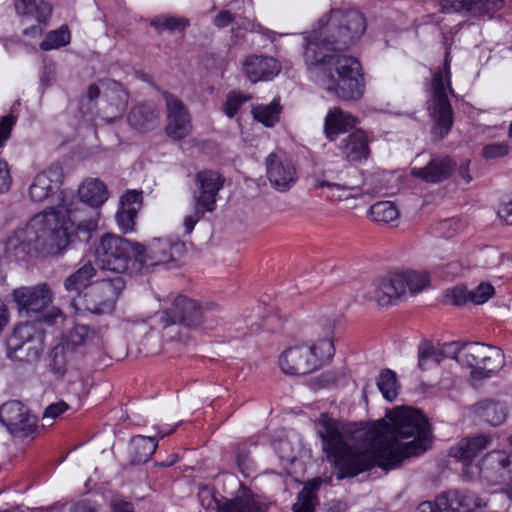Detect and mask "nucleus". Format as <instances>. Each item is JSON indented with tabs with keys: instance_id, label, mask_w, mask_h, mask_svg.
Here are the masks:
<instances>
[{
	"instance_id": "63",
	"label": "nucleus",
	"mask_w": 512,
	"mask_h": 512,
	"mask_svg": "<svg viewBox=\"0 0 512 512\" xmlns=\"http://www.w3.org/2000/svg\"><path fill=\"white\" fill-rule=\"evenodd\" d=\"M100 96V89L96 84H91L87 89V98L90 101L97 99Z\"/></svg>"
},
{
	"instance_id": "39",
	"label": "nucleus",
	"mask_w": 512,
	"mask_h": 512,
	"mask_svg": "<svg viewBox=\"0 0 512 512\" xmlns=\"http://www.w3.org/2000/svg\"><path fill=\"white\" fill-rule=\"evenodd\" d=\"M476 413L490 425L498 426L505 421L507 409L503 403L484 400L477 403Z\"/></svg>"
},
{
	"instance_id": "26",
	"label": "nucleus",
	"mask_w": 512,
	"mask_h": 512,
	"mask_svg": "<svg viewBox=\"0 0 512 512\" xmlns=\"http://www.w3.org/2000/svg\"><path fill=\"white\" fill-rule=\"evenodd\" d=\"M269 503L265 498L250 491L231 499H223L219 512H267Z\"/></svg>"
},
{
	"instance_id": "62",
	"label": "nucleus",
	"mask_w": 512,
	"mask_h": 512,
	"mask_svg": "<svg viewBox=\"0 0 512 512\" xmlns=\"http://www.w3.org/2000/svg\"><path fill=\"white\" fill-rule=\"evenodd\" d=\"M417 512H442V510L440 509V507H438L437 499H436L435 502H431V501L422 502L418 506Z\"/></svg>"
},
{
	"instance_id": "22",
	"label": "nucleus",
	"mask_w": 512,
	"mask_h": 512,
	"mask_svg": "<svg viewBox=\"0 0 512 512\" xmlns=\"http://www.w3.org/2000/svg\"><path fill=\"white\" fill-rule=\"evenodd\" d=\"M502 0H441L440 6L446 13H462L474 16L499 10Z\"/></svg>"
},
{
	"instance_id": "3",
	"label": "nucleus",
	"mask_w": 512,
	"mask_h": 512,
	"mask_svg": "<svg viewBox=\"0 0 512 512\" xmlns=\"http://www.w3.org/2000/svg\"><path fill=\"white\" fill-rule=\"evenodd\" d=\"M68 231L64 217H60L54 208L45 210L7 239L6 252L16 260L39 252L59 255L71 241Z\"/></svg>"
},
{
	"instance_id": "33",
	"label": "nucleus",
	"mask_w": 512,
	"mask_h": 512,
	"mask_svg": "<svg viewBox=\"0 0 512 512\" xmlns=\"http://www.w3.org/2000/svg\"><path fill=\"white\" fill-rule=\"evenodd\" d=\"M16 13L25 18H33L39 24L51 14V6L43 0H15Z\"/></svg>"
},
{
	"instance_id": "34",
	"label": "nucleus",
	"mask_w": 512,
	"mask_h": 512,
	"mask_svg": "<svg viewBox=\"0 0 512 512\" xmlns=\"http://www.w3.org/2000/svg\"><path fill=\"white\" fill-rule=\"evenodd\" d=\"M99 335L90 327L82 324H76L67 334L63 343L77 353V350L90 344H98Z\"/></svg>"
},
{
	"instance_id": "42",
	"label": "nucleus",
	"mask_w": 512,
	"mask_h": 512,
	"mask_svg": "<svg viewBox=\"0 0 512 512\" xmlns=\"http://www.w3.org/2000/svg\"><path fill=\"white\" fill-rule=\"evenodd\" d=\"M314 187L322 189V194L331 200H345L352 196V189L349 186L331 182L321 177L314 179Z\"/></svg>"
},
{
	"instance_id": "10",
	"label": "nucleus",
	"mask_w": 512,
	"mask_h": 512,
	"mask_svg": "<svg viewBox=\"0 0 512 512\" xmlns=\"http://www.w3.org/2000/svg\"><path fill=\"white\" fill-rule=\"evenodd\" d=\"M45 333L36 322L20 323L7 342L8 358L33 363L39 360L44 350Z\"/></svg>"
},
{
	"instance_id": "49",
	"label": "nucleus",
	"mask_w": 512,
	"mask_h": 512,
	"mask_svg": "<svg viewBox=\"0 0 512 512\" xmlns=\"http://www.w3.org/2000/svg\"><path fill=\"white\" fill-rule=\"evenodd\" d=\"M250 99V95L236 91L229 92L223 105V111L225 115L229 118L234 117L238 113L241 106Z\"/></svg>"
},
{
	"instance_id": "14",
	"label": "nucleus",
	"mask_w": 512,
	"mask_h": 512,
	"mask_svg": "<svg viewBox=\"0 0 512 512\" xmlns=\"http://www.w3.org/2000/svg\"><path fill=\"white\" fill-rule=\"evenodd\" d=\"M0 422L16 437H27L36 429V418L18 400L8 401L0 407Z\"/></svg>"
},
{
	"instance_id": "19",
	"label": "nucleus",
	"mask_w": 512,
	"mask_h": 512,
	"mask_svg": "<svg viewBox=\"0 0 512 512\" xmlns=\"http://www.w3.org/2000/svg\"><path fill=\"white\" fill-rule=\"evenodd\" d=\"M164 98L168 113L167 134L174 139H182L190 130L189 112L172 94L165 93Z\"/></svg>"
},
{
	"instance_id": "9",
	"label": "nucleus",
	"mask_w": 512,
	"mask_h": 512,
	"mask_svg": "<svg viewBox=\"0 0 512 512\" xmlns=\"http://www.w3.org/2000/svg\"><path fill=\"white\" fill-rule=\"evenodd\" d=\"M136 248L137 243L114 234H105L96 248V261L101 269L122 276L130 265L137 271Z\"/></svg>"
},
{
	"instance_id": "35",
	"label": "nucleus",
	"mask_w": 512,
	"mask_h": 512,
	"mask_svg": "<svg viewBox=\"0 0 512 512\" xmlns=\"http://www.w3.org/2000/svg\"><path fill=\"white\" fill-rule=\"evenodd\" d=\"M157 449L154 437L138 435L131 440V462L142 464L149 461Z\"/></svg>"
},
{
	"instance_id": "43",
	"label": "nucleus",
	"mask_w": 512,
	"mask_h": 512,
	"mask_svg": "<svg viewBox=\"0 0 512 512\" xmlns=\"http://www.w3.org/2000/svg\"><path fill=\"white\" fill-rule=\"evenodd\" d=\"M369 216L378 223H392L398 220L399 210L391 201H380L370 207Z\"/></svg>"
},
{
	"instance_id": "38",
	"label": "nucleus",
	"mask_w": 512,
	"mask_h": 512,
	"mask_svg": "<svg viewBox=\"0 0 512 512\" xmlns=\"http://www.w3.org/2000/svg\"><path fill=\"white\" fill-rule=\"evenodd\" d=\"M75 354L76 353L63 342L53 347L50 352V367L52 372L58 376L65 375L74 361Z\"/></svg>"
},
{
	"instance_id": "48",
	"label": "nucleus",
	"mask_w": 512,
	"mask_h": 512,
	"mask_svg": "<svg viewBox=\"0 0 512 512\" xmlns=\"http://www.w3.org/2000/svg\"><path fill=\"white\" fill-rule=\"evenodd\" d=\"M107 88L112 93L110 100L115 102L114 104L118 111V116H121L126 110L129 94L123 86L116 81L109 80L107 82Z\"/></svg>"
},
{
	"instance_id": "57",
	"label": "nucleus",
	"mask_w": 512,
	"mask_h": 512,
	"mask_svg": "<svg viewBox=\"0 0 512 512\" xmlns=\"http://www.w3.org/2000/svg\"><path fill=\"white\" fill-rule=\"evenodd\" d=\"M236 464L240 472L245 476H250L253 471V463L247 452H239L236 457Z\"/></svg>"
},
{
	"instance_id": "59",
	"label": "nucleus",
	"mask_w": 512,
	"mask_h": 512,
	"mask_svg": "<svg viewBox=\"0 0 512 512\" xmlns=\"http://www.w3.org/2000/svg\"><path fill=\"white\" fill-rule=\"evenodd\" d=\"M110 512H135L130 502L121 498H113L110 501Z\"/></svg>"
},
{
	"instance_id": "12",
	"label": "nucleus",
	"mask_w": 512,
	"mask_h": 512,
	"mask_svg": "<svg viewBox=\"0 0 512 512\" xmlns=\"http://www.w3.org/2000/svg\"><path fill=\"white\" fill-rule=\"evenodd\" d=\"M224 178L216 171L204 170L197 174L194 191V225L207 212L216 208V197L223 187Z\"/></svg>"
},
{
	"instance_id": "4",
	"label": "nucleus",
	"mask_w": 512,
	"mask_h": 512,
	"mask_svg": "<svg viewBox=\"0 0 512 512\" xmlns=\"http://www.w3.org/2000/svg\"><path fill=\"white\" fill-rule=\"evenodd\" d=\"M79 201L62 199L54 208L60 217H64L67 226L74 227L75 236L81 242H88L98 228L101 207L109 198V191L98 178L85 179L78 188Z\"/></svg>"
},
{
	"instance_id": "25",
	"label": "nucleus",
	"mask_w": 512,
	"mask_h": 512,
	"mask_svg": "<svg viewBox=\"0 0 512 512\" xmlns=\"http://www.w3.org/2000/svg\"><path fill=\"white\" fill-rule=\"evenodd\" d=\"M358 120L351 113L338 107L330 108L324 119V134L329 141L356 127Z\"/></svg>"
},
{
	"instance_id": "52",
	"label": "nucleus",
	"mask_w": 512,
	"mask_h": 512,
	"mask_svg": "<svg viewBox=\"0 0 512 512\" xmlns=\"http://www.w3.org/2000/svg\"><path fill=\"white\" fill-rule=\"evenodd\" d=\"M274 450L278 454L280 460L284 463L291 464L297 457L292 443L286 439L274 443Z\"/></svg>"
},
{
	"instance_id": "18",
	"label": "nucleus",
	"mask_w": 512,
	"mask_h": 512,
	"mask_svg": "<svg viewBox=\"0 0 512 512\" xmlns=\"http://www.w3.org/2000/svg\"><path fill=\"white\" fill-rule=\"evenodd\" d=\"M63 169L58 164H53L46 170L38 173L28 189V196L33 202H42L53 195L62 184Z\"/></svg>"
},
{
	"instance_id": "50",
	"label": "nucleus",
	"mask_w": 512,
	"mask_h": 512,
	"mask_svg": "<svg viewBox=\"0 0 512 512\" xmlns=\"http://www.w3.org/2000/svg\"><path fill=\"white\" fill-rule=\"evenodd\" d=\"M495 293L490 283L482 282L475 289L470 291V302L481 305L487 302Z\"/></svg>"
},
{
	"instance_id": "5",
	"label": "nucleus",
	"mask_w": 512,
	"mask_h": 512,
	"mask_svg": "<svg viewBox=\"0 0 512 512\" xmlns=\"http://www.w3.org/2000/svg\"><path fill=\"white\" fill-rule=\"evenodd\" d=\"M342 313L329 315L324 322L325 337L317 342L297 343L288 346L278 358L280 370L287 375H307L320 369L335 353L330 339Z\"/></svg>"
},
{
	"instance_id": "24",
	"label": "nucleus",
	"mask_w": 512,
	"mask_h": 512,
	"mask_svg": "<svg viewBox=\"0 0 512 512\" xmlns=\"http://www.w3.org/2000/svg\"><path fill=\"white\" fill-rule=\"evenodd\" d=\"M142 207V193L137 190L127 191L120 199V205L116 214V221L120 229L127 233L132 231L135 225V217Z\"/></svg>"
},
{
	"instance_id": "55",
	"label": "nucleus",
	"mask_w": 512,
	"mask_h": 512,
	"mask_svg": "<svg viewBox=\"0 0 512 512\" xmlns=\"http://www.w3.org/2000/svg\"><path fill=\"white\" fill-rule=\"evenodd\" d=\"M509 146L506 143H493L486 145L483 149V156L486 159H494L507 155Z\"/></svg>"
},
{
	"instance_id": "54",
	"label": "nucleus",
	"mask_w": 512,
	"mask_h": 512,
	"mask_svg": "<svg viewBox=\"0 0 512 512\" xmlns=\"http://www.w3.org/2000/svg\"><path fill=\"white\" fill-rule=\"evenodd\" d=\"M446 296L456 306H462L470 301V291L463 286H457L448 290Z\"/></svg>"
},
{
	"instance_id": "6",
	"label": "nucleus",
	"mask_w": 512,
	"mask_h": 512,
	"mask_svg": "<svg viewBox=\"0 0 512 512\" xmlns=\"http://www.w3.org/2000/svg\"><path fill=\"white\" fill-rule=\"evenodd\" d=\"M448 93L455 96L451 87V59L446 52L443 70L433 73L431 80V97L429 99V112L434 121L433 133L444 138L453 126V109L448 99Z\"/></svg>"
},
{
	"instance_id": "53",
	"label": "nucleus",
	"mask_w": 512,
	"mask_h": 512,
	"mask_svg": "<svg viewBox=\"0 0 512 512\" xmlns=\"http://www.w3.org/2000/svg\"><path fill=\"white\" fill-rule=\"evenodd\" d=\"M69 408L68 404L64 401H59L50 404L44 411L42 420L44 423L49 425L61 414H63Z\"/></svg>"
},
{
	"instance_id": "40",
	"label": "nucleus",
	"mask_w": 512,
	"mask_h": 512,
	"mask_svg": "<svg viewBox=\"0 0 512 512\" xmlns=\"http://www.w3.org/2000/svg\"><path fill=\"white\" fill-rule=\"evenodd\" d=\"M444 351L436 349L430 342L423 341L418 347V366L421 370H429L437 366L443 359L445 354L450 355L446 347Z\"/></svg>"
},
{
	"instance_id": "23",
	"label": "nucleus",
	"mask_w": 512,
	"mask_h": 512,
	"mask_svg": "<svg viewBox=\"0 0 512 512\" xmlns=\"http://www.w3.org/2000/svg\"><path fill=\"white\" fill-rule=\"evenodd\" d=\"M243 69L248 79L256 83L273 79L279 74L281 66L273 57L250 56L245 60Z\"/></svg>"
},
{
	"instance_id": "46",
	"label": "nucleus",
	"mask_w": 512,
	"mask_h": 512,
	"mask_svg": "<svg viewBox=\"0 0 512 512\" xmlns=\"http://www.w3.org/2000/svg\"><path fill=\"white\" fill-rule=\"evenodd\" d=\"M230 23H233V24H236L238 26H241L245 30L251 29V30H255L257 32L263 33V34H267L268 37H271L272 35H274L273 31H270V30H265L264 31L262 26H260L259 24L255 25V24H252L250 22H245V23L244 22H240V20L238 19L237 16H233L229 11H226V10L220 11L215 16L214 24H215V26H217L219 28L226 27Z\"/></svg>"
},
{
	"instance_id": "58",
	"label": "nucleus",
	"mask_w": 512,
	"mask_h": 512,
	"mask_svg": "<svg viewBox=\"0 0 512 512\" xmlns=\"http://www.w3.org/2000/svg\"><path fill=\"white\" fill-rule=\"evenodd\" d=\"M11 181L8 164L0 157V193L9 189Z\"/></svg>"
},
{
	"instance_id": "21",
	"label": "nucleus",
	"mask_w": 512,
	"mask_h": 512,
	"mask_svg": "<svg viewBox=\"0 0 512 512\" xmlns=\"http://www.w3.org/2000/svg\"><path fill=\"white\" fill-rule=\"evenodd\" d=\"M163 328L171 325H181L190 328L192 322V300L187 296L178 295L174 298L171 307L156 314Z\"/></svg>"
},
{
	"instance_id": "56",
	"label": "nucleus",
	"mask_w": 512,
	"mask_h": 512,
	"mask_svg": "<svg viewBox=\"0 0 512 512\" xmlns=\"http://www.w3.org/2000/svg\"><path fill=\"white\" fill-rule=\"evenodd\" d=\"M16 122V117L13 115L4 116L0 121V147L3 146L5 141L9 138L13 125Z\"/></svg>"
},
{
	"instance_id": "47",
	"label": "nucleus",
	"mask_w": 512,
	"mask_h": 512,
	"mask_svg": "<svg viewBox=\"0 0 512 512\" xmlns=\"http://www.w3.org/2000/svg\"><path fill=\"white\" fill-rule=\"evenodd\" d=\"M71 35L67 26L50 31L40 44V48L44 51L58 49L70 43Z\"/></svg>"
},
{
	"instance_id": "11",
	"label": "nucleus",
	"mask_w": 512,
	"mask_h": 512,
	"mask_svg": "<svg viewBox=\"0 0 512 512\" xmlns=\"http://www.w3.org/2000/svg\"><path fill=\"white\" fill-rule=\"evenodd\" d=\"M136 249L137 271L177 261L187 252L184 242H171L164 238L152 239L146 248L137 243Z\"/></svg>"
},
{
	"instance_id": "7",
	"label": "nucleus",
	"mask_w": 512,
	"mask_h": 512,
	"mask_svg": "<svg viewBox=\"0 0 512 512\" xmlns=\"http://www.w3.org/2000/svg\"><path fill=\"white\" fill-rule=\"evenodd\" d=\"M445 347L458 363L472 369L473 378H488L505 364L503 351L495 346L471 342L461 346L449 343Z\"/></svg>"
},
{
	"instance_id": "64",
	"label": "nucleus",
	"mask_w": 512,
	"mask_h": 512,
	"mask_svg": "<svg viewBox=\"0 0 512 512\" xmlns=\"http://www.w3.org/2000/svg\"><path fill=\"white\" fill-rule=\"evenodd\" d=\"M42 29L39 25H31V27L24 30V35L26 36H36L41 34Z\"/></svg>"
},
{
	"instance_id": "31",
	"label": "nucleus",
	"mask_w": 512,
	"mask_h": 512,
	"mask_svg": "<svg viewBox=\"0 0 512 512\" xmlns=\"http://www.w3.org/2000/svg\"><path fill=\"white\" fill-rule=\"evenodd\" d=\"M508 443L512 447V435L508 438ZM485 463L496 470L502 482L509 481L508 495L512 499V454L505 451H492L487 454Z\"/></svg>"
},
{
	"instance_id": "29",
	"label": "nucleus",
	"mask_w": 512,
	"mask_h": 512,
	"mask_svg": "<svg viewBox=\"0 0 512 512\" xmlns=\"http://www.w3.org/2000/svg\"><path fill=\"white\" fill-rule=\"evenodd\" d=\"M128 122L135 130L145 133L154 130L159 124V114L154 105L138 103L128 114Z\"/></svg>"
},
{
	"instance_id": "28",
	"label": "nucleus",
	"mask_w": 512,
	"mask_h": 512,
	"mask_svg": "<svg viewBox=\"0 0 512 512\" xmlns=\"http://www.w3.org/2000/svg\"><path fill=\"white\" fill-rule=\"evenodd\" d=\"M96 269L88 261L79 267L76 271L65 278L63 282L67 293L73 295L72 298H79L92 286V279L96 276Z\"/></svg>"
},
{
	"instance_id": "15",
	"label": "nucleus",
	"mask_w": 512,
	"mask_h": 512,
	"mask_svg": "<svg viewBox=\"0 0 512 512\" xmlns=\"http://www.w3.org/2000/svg\"><path fill=\"white\" fill-rule=\"evenodd\" d=\"M267 178L274 189L285 192L297 182V170L283 154L270 153L265 161Z\"/></svg>"
},
{
	"instance_id": "36",
	"label": "nucleus",
	"mask_w": 512,
	"mask_h": 512,
	"mask_svg": "<svg viewBox=\"0 0 512 512\" xmlns=\"http://www.w3.org/2000/svg\"><path fill=\"white\" fill-rule=\"evenodd\" d=\"M281 105L278 99H273L269 104H255L251 107V114L257 122L265 127H274L280 120Z\"/></svg>"
},
{
	"instance_id": "2",
	"label": "nucleus",
	"mask_w": 512,
	"mask_h": 512,
	"mask_svg": "<svg viewBox=\"0 0 512 512\" xmlns=\"http://www.w3.org/2000/svg\"><path fill=\"white\" fill-rule=\"evenodd\" d=\"M366 30L364 16L356 10L333 9L319 28L304 36V60L319 85L342 100H358L364 92L357 59L340 51L356 43Z\"/></svg>"
},
{
	"instance_id": "8",
	"label": "nucleus",
	"mask_w": 512,
	"mask_h": 512,
	"mask_svg": "<svg viewBox=\"0 0 512 512\" xmlns=\"http://www.w3.org/2000/svg\"><path fill=\"white\" fill-rule=\"evenodd\" d=\"M123 276L114 275L95 282L79 298H72L71 305L77 311H87L95 315H105L115 309L116 302L125 288Z\"/></svg>"
},
{
	"instance_id": "30",
	"label": "nucleus",
	"mask_w": 512,
	"mask_h": 512,
	"mask_svg": "<svg viewBox=\"0 0 512 512\" xmlns=\"http://www.w3.org/2000/svg\"><path fill=\"white\" fill-rule=\"evenodd\" d=\"M342 154L350 162H361L369 155L367 135L362 130L351 133L341 147Z\"/></svg>"
},
{
	"instance_id": "41",
	"label": "nucleus",
	"mask_w": 512,
	"mask_h": 512,
	"mask_svg": "<svg viewBox=\"0 0 512 512\" xmlns=\"http://www.w3.org/2000/svg\"><path fill=\"white\" fill-rule=\"evenodd\" d=\"M189 19L174 15H158L150 21V25L158 34L164 31L181 32L189 26Z\"/></svg>"
},
{
	"instance_id": "45",
	"label": "nucleus",
	"mask_w": 512,
	"mask_h": 512,
	"mask_svg": "<svg viewBox=\"0 0 512 512\" xmlns=\"http://www.w3.org/2000/svg\"><path fill=\"white\" fill-rule=\"evenodd\" d=\"M403 277V286L405 294L409 291L411 294L421 292L430 283L429 274L425 271L407 270L399 272Z\"/></svg>"
},
{
	"instance_id": "44",
	"label": "nucleus",
	"mask_w": 512,
	"mask_h": 512,
	"mask_svg": "<svg viewBox=\"0 0 512 512\" xmlns=\"http://www.w3.org/2000/svg\"><path fill=\"white\" fill-rule=\"evenodd\" d=\"M377 387L387 401H394L399 395L396 373L390 369H383L377 378Z\"/></svg>"
},
{
	"instance_id": "61",
	"label": "nucleus",
	"mask_w": 512,
	"mask_h": 512,
	"mask_svg": "<svg viewBox=\"0 0 512 512\" xmlns=\"http://www.w3.org/2000/svg\"><path fill=\"white\" fill-rule=\"evenodd\" d=\"M71 512H99V509L88 501H81L71 507Z\"/></svg>"
},
{
	"instance_id": "27",
	"label": "nucleus",
	"mask_w": 512,
	"mask_h": 512,
	"mask_svg": "<svg viewBox=\"0 0 512 512\" xmlns=\"http://www.w3.org/2000/svg\"><path fill=\"white\" fill-rule=\"evenodd\" d=\"M453 169L454 163L449 157L435 156L427 166L412 168L411 174L426 182L437 183L448 178Z\"/></svg>"
},
{
	"instance_id": "60",
	"label": "nucleus",
	"mask_w": 512,
	"mask_h": 512,
	"mask_svg": "<svg viewBox=\"0 0 512 512\" xmlns=\"http://www.w3.org/2000/svg\"><path fill=\"white\" fill-rule=\"evenodd\" d=\"M498 216L506 224L512 225V201L503 203L499 207Z\"/></svg>"
},
{
	"instance_id": "13",
	"label": "nucleus",
	"mask_w": 512,
	"mask_h": 512,
	"mask_svg": "<svg viewBox=\"0 0 512 512\" xmlns=\"http://www.w3.org/2000/svg\"><path fill=\"white\" fill-rule=\"evenodd\" d=\"M490 443L491 438L484 435L463 438L450 447L448 455L462 463L463 477L472 479L482 472L481 466L475 460L490 446Z\"/></svg>"
},
{
	"instance_id": "20",
	"label": "nucleus",
	"mask_w": 512,
	"mask_h": 512,
	"mask_svg": "<svg viewBox=\"0 0 512 512\" xmlns=\"http://www.w3.org/2000/svg\"><path fill=\"white\" fill-rule=\"evenodd\" d=\"M437 505L442 512H472L486 503L468 491L451 490L437 498Z\"/></svg>"
},
{
	"instance_id": "16",
	"label": "nucleus",
	"mask_w": 512,
	"mask_h": 512,
	"mask_svg": "<svg viewBox=\"0 0 512 512\" xmlns=\"http://www.w3.org/2000/svg\"><path fill=\"white\" fill-rule=\"evenodd\" d=\"M403 281L399 272L378 278L369 285L365 297L382 307L393 305L406 296Z\"/></svg>"
},
{
	"instance_id": "37",
	"label": "nucleus",
	"mask_w": 512,
	"mask_h": 512,
	"mask_svg": "<svg viewBox=\"0 0 512 512\" xmlns=\"http://www.w3.org/2000/svg\"><path fill=\"white\" fill-rule=\"evenodd\" d=\"M323 481L321 478H314L308 481L293 504V512H314L317 504L316 492L321 487Z\"/></svg>"
},
{
	"instance_id": "32",
	"label": "nucleus",
	"mask_w": 512,
	"mask_h": 512,
	"mask_svg": "<svg viewBox=\"0 0 512 512\" xmlns=\"http://www.w3.org/2000/svg\"><path fill=\"white\" fill-rule=\"evenodd\" d=\"M221 312V309L215 304L209 303L199 307L194 304V330L201 328L204 331H212L222 326Z\"/></svg>"
},
{
	"instance_id": "17",
	"label": "nucleus",
	"mask_w": 512,
	"mask_h": 512,
	"mask_svg": "<svg viewBox=\"0 0 512 512\" xmlns=\"http://www.w3.org/2000/svg\"><path fill=\"white\" fill-rule=\"evenodd\" d=\"M12 298L20 311L40 312L52 302V292L46 283H41L14 289Z\"/></svg>"
},
{
	"instance_id": "1",
	"label": "nucleus",
	"mask_w": 512,
	"mask_h": 512,
	"mask_svg": "<svg viewBox=\"0 0 512 512\" xmlns=\"http://www.w3.org/2000/svg\"><path fill=\"white\" fill-rule=\"evenodd\" d=\"M322 450L338 480L353 478L378 466L392 470L406 458L431 448L433 435L428 419L412 407L388 410L385 418L372 422L359 437L366 448L352 441L344 422L322 413L316 420Z\"/></svg>"
},
{
	"instance_id": "51",
	"label": "nucleus",
	"mask_w": 512,
	"mask_h": 512,
	"mask_svg": "<svg viewBox=\"0 0 512 512\" xmlns=\"http://www.w3.org/2000/svg\"><path fill=\"white\" fill-rule=\"evenodd\" d=\"M198 499L201 506L207 510H216L219 512V507L223 505V500H218L213 490L208 486H203L198 491Z\"/></svg>"
}]
</instances>
